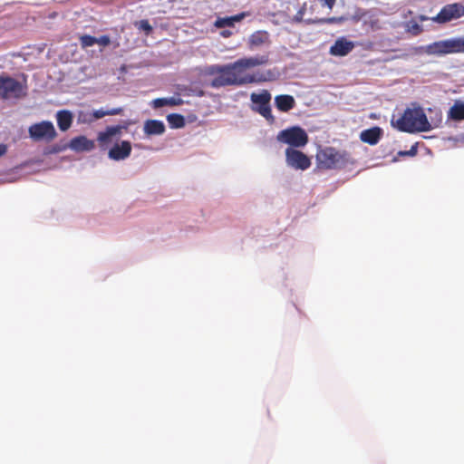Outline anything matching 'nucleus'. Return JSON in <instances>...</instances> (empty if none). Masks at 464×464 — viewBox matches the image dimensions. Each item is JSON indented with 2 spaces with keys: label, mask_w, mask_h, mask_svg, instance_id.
<instances>
[{
  "label": "nucleus",
  "mask_w": 464,
  "mask_h": 464,
  "mask_svg": "<svg viewBox=\"0 0 464 464\" xmlns=\"http://www.w3.org/2000/svg\"><path fill=\"white\" fill-rule=\"evenodd\" d=\"M391 123L398 130L408 133L428 131L431 128L423 109L414 103L403 113L393 115Z\"/></svg>",
  "instance_id": "obj_1"
},
{
  "label": "nucleus",
  "mask_w": 464,
  "mask_h": 464,
  "mask_svg": "<svg viewBox=\"0 0 464 464\" xmlns=\"http://www.w3.org/2000/svg\"><path fill=\"white\" fill-rule=\"evenodd\" d=\"M267 60L266 56H256L242 58L229 63L233 75L236 78L237 86L266 81V79L263 74H250L246 72V70L248 68L265 64L267 63Z\"/></svg>",
  "instance_id": "obj_2"
},
{
  "label": "nucleus",
  "mask_w": 464,
  "mask_h": 464,
  "mask_svg": "<svg viewBox=\"0 0 464 464\" xmlns=\"http://www.w3.org/2000/svg\"><path fill=\"white\" fill-rule=\"evenodd\" d=\"M316 161L318 168L323 169H342L350 162V154L333 147H326L317 152Z\"/></svg>",
  "instance_id": "obj_3"
},
{
  "label": "nucleus",
  "mask_w": 464,
  "mask_h": 464,
  "mask_svg": "<svg viewBox=\"0 0 464 464\" xmlns=\"http://www.w3.org/2000/svg\"><path fill=\"white\" fill-rule=\"evenodd\" d=\"M208 72L214 77L209 85L213 88H221L226 86H237L236 78L233 75L229 63L225 65H212Z\"/></svg>",
  "instance_id": "obj_4"
},
{
  "label": "nucleus",
  "mask_w": 464,
  "mask_h": 464,
  "mask_svg": "<svg viewBox=\"0 0 464 464\" xmlns=\"http://www.w3.org/2000/svg\"><path fill=\"white\" fill-rule=\"evenodd\" d=\"M276 140L279 142L288 144L294 148L304 147L308 142V135L304 129L299 126H294L281 130Z\"/></svg>",
  "instance_id": "obj_5"
},
{
  "label": "nucleus",
  "mask_w": 464,
  "mask_h": 464,
  "mask_svg": "<svg viewBox=\"0 0 464 464\" xmlns=\"http://www.w3.org/2000/svg\"><path fill=\"white\" fill-rule=\"evenodd\" d=\"M253 102V110L263 116L270 124L275 122V117L272 114L270 106L271 94L268 91L264 90L260 93L253 92L250 96Z\"/></svg>",
  "instance_id": "obj_6"
},
{
  "label": "nucleus",
  "mask_w": 464,
  "mask_h": 464,
  "mask_svg": "<svg viewBox=\"0 0 464 464\" xmlns=\"http://www.w3.org/2000/svg\"><path fill=\"white\" fill-rule=\"evenodd\" d=\"M28 133L30 138L34 141L44 140L50 142L57 136V132L53 122L49 121H43L31 125L28 129Z\"/></svg>",
  "instance_id": "obj_7"
},
{
  "label": "nucleus",
  "mask_w": 464,
  "mask_h": 464,
  "mask_svg": "<svg viewBox=\"0 0 464 464\" xmlns=\"http://www.w3.org/2000/svg\"><path fill=\"white\" fill-rule=\"evenodd\" d=\"M23 87L20 82L8 76H0V98H18L21 96Z\"/></svg>",
  "instance_id": "obj_8"
},
{
  "label": "nucleus",
  "mask_w": 464,
  "mask_h": 464,
  "mask_svg": "<svg viewBox=\"0 0 464 464\" xmlns=\"http://www.w3.org/2000/svg\"><path fill=\"white\" fill-rule=\"evenodd\" d=\"M462 16H464V5L460 3H454L443 6L439 14L432 18V21L438 24H446Z\"/></svg>",
  "instance_id": "obj_9"
},
{
  "label": "nucleus",
  "mask_w": 464,
  "mask_h": 464,
  "mask_svg": "<svg viewBox=\"0 0 464 464\" xmlns=\"http://www.w3.org/2000/svg\"><path fill=\"white\" fill-rule=\"evenodd\" d=\"M285 158L287 165L295 169L305 170L311 166L309 157L304 152L293 148H287L285 150Z\"/></svg>",
  "instance_id": "obj_10"
},
{
  "label": "nucleus",
  "mask_w": 464,
  "mask_h": 464,
  "mask_svg": "<svg viewBox=\"0 0 464 464\" xmlns=\"http://www.w3.org/2000/svg\"><path fill=\"white\" fill-rule=\"evenodd\" d=\"M420 49L429 55L441 56L452 53L450 39L437 41Z\"/></svg>",
  "instance_id": "obj_11"
},
{
  "label": "nucleus",
  "mask_w": 464,
  "mask_h": 464,
  "mask_svg": "<svg viewBox=\"0 0 464 464\" xmlns=\"http://www.w3.org/2000/svg\"><path fill=\"white\" fill-rule=\"evenodd\" d=\"M354 43L345 37L338 38L330 47L329 53L334 56H345L353 51Z\"/></svg>",
  "instance_id": "obj_12"
},
{
  "label": "nucleus",
  "mask_w": 464,
  "mask_h": 464,
  "mask_svg": "<svg viewBox=\"0 0 464 464\" xmlns=\"http://www.w3.org/2000/svg\"><path fill=\"white\" fill-rule=\"evenodd\" d=\"M131 152V144L128 140H122L121 143H116L109 150V158L114 160H122L128 158Z\"/></svg>",
  "instance_id": "obj_13"
},
{
  "label": "nucleus",
  "mask_w": 464,
  "mask_h": 464,
  "mask_svg": "<svg viewBox=\"0 0 464 464\" xmlns=\"http://www.w3.org/2000/svg\"><path fill=\"white\" fill-rule=\"evenodd\" d=\"M70 148L76 151H91L94 149L95 144L92 140L87 139L85 136H78L71 140Z\"/></svg>",
  "instance_id": "obj_14"
},
{
  "label": "nucleus",
  "mask_w": 464,
  "mask_h": 464,
  "mask_svg": "<svg viewBox=\"0 0 464 464\" xmlns=\"http://www.w3.org/2000/svg\"><path fill=\"white\" fill-rule=\"evenodd\" d=\"M275 105L282 112H288L296 105L295 100L292 95L280 94L275 97Z\"/></svg>",
  "instance_id": "obj_15"
},
{
  "label": "nucleus",
  "mask_w": 464,
  "mask_h": 464,
  "mask_svg": "<svg viewBox=\"0 0 464 464\" xmlns=\"http://www.w3.org/2000/svg\"><path fill=\"white\" fill-rule=\"evenodd\" d=\"M382 129L379 127H372L362 131L360 138L361 140L370 145H375L379 142L382 137Z\"/></svg>",
  "instance_id": "obj_16"
},
{
  "label": "nucleus",
  "mask_w": 464,
  "mask_h": 464,
  "mask_svg": "<svg viewBox=\"0 0 464 464\" xmlns=\"http://www.w3.org/2000/svg\"><path fill=\"white\" fill-rule=\"evenodd\" d=\"M56 120L59 129L62 131H66L72 126L73 115L68 110H61L56 113Z\"/></svg>",
  "instance_id": "obj_17"
},
{
  "label": "nucleus",
  "mask_w": 464,
  "mask_h": 464,
  "mask_svg": "<svg viewBox=\"0 0 464 464\" xmlns=\"http://www.w3.org/2000/svg\"><path fill=\"white\" fill-rule=\"evenodd\" d=\"M362 27L366 33L376 32L382 29V23L376 14L369 11L362 23Z\"/></svg>",
  "instance_id": "obj_18"
},
{
  "label": "nucleus",
  "mask_w": 464,
  "mask_h": 464,
  "mask_svg": "<svg viewBox=\"0 0 464 464\" xmlns=\"http://www.w3.org/2000/svg\"><path fill=\"white\" fill-rule=\"evenodd\" d=\"M245 16V13H241L232 16L218 17L214 25L217 28L234 27L235 24L243 20Z\"/></svg>",
  "instance_id": "obj_19"
},
{
  "label": "nucleus",
  "mask_w": 464,
  "mask_h": 464,
  "mask_svg": "<svg viewBox=\"0 0 464 464\" xmlns=\"http://www.w3.org/2000/svg\"><path fill=\"white\" fill-rule=\"evenodd\" d=\"M144 131L148 135H160L165 131V126L160 121L148 120L144 124Z\"/></svg>",
  "instance_id": "obj_20"
},
{
  "label": "nucleus",
  "mask_w": 464,
  "mask_h": 464,
  "mask_svg": "<svg viewBox=\"0 0 464 464\" xmlns=\"http://www.w3.org/2000/svg\"><path fill=\"white\" fill-rule=\"evenodd\" d=\"M448 118L456 121L464 120V102L456 101L448 111Z\"/></svg>",
  "instance_id": "obj_21"
},
{
  "label": "nucleus",
  "mask_w": 464,
  "mask_h": 464,
  "mask_svg": "<svg viewBox=\"0 0 464 464\" xmlns=\"http://www.w3.org/2000/svg\"><path fill=\"white\" fill-rule=\"evenodd\" d=\"M122 129L123 127L121 125L109 126L104 131L99 133L98 140L102 144L107 143L111 137L121 134Z\"/></svg>",
  "instance_id": "obj_22"
},
{
  "label": "nucleus",
  "mask_w": 464,
  "mask_h": 464,
  "mask_svg": "<svg viewBox=\"0 0 464 464\" xmlns=\"http://www.w3.org/2000/svg\"><path fill=\"white\" fill-rule=\"evenodd\" d=\"M268 40V34L266 32L257 31L252 34L249 37V44L251 46H259L266 43Z\"/></svg>",
  "instance_id": "obj_23"
},
{
  "label": "nucleus",
  "mask_w": 464,
  "mask_h": 464,
  "mask_svg": "<svg viewBox=\"0 0 464 464\" xmlns=\"http://www.w3.org/2000/svg\"><path fill=\"white\" fill-rule=\"evenodd\" d=\"M167 121L171 128H182L185 126V119L181 114L171 113L167 116Z\"/></svg>",
  "instance_id": "obj_24"
},
{
  "label": "nucleus",
  "mask_w": 464,
  "mask_h": 464,
  "mask_svg": "<svg viewBox=\"0 0 464 464\" xmlns=\"http://www.w3.org/2000/svg\"><path fill=\"white\" fill-rule=\"evenodd\" d=\"M122 112L121 108H114L110 111H104L102 109L96 110L92 112V118L95 120L102 119L107 115H118Z\"/></svg>",
  "instance_id": "obj_25"
},
{
  "label": "nucleus",
  "mask_w": 464,
  "mask_h": 464,
  "mask_svg": "<svg viewBox=\"0 0 464 464\" xmlns=\"http://www.w3.org/2000/svg\"><path fill=\"white\" fill-rule=\"evenodd\" d=\"M452 53H464V36L450 38Z\"/></svg>",
  "instance_id": "obj_26"
},
{
  "label": "nucleus",
  "mask_w": 464,
  "mask_h": 464,
  "mask_svg": "<svg viewBox=\"0 0 464 464\" xmlns=\"http://www.w3.org/2000/svg\"><path fill=\"white\" fill-rule=\"evenodd\" d=\"M96 37L89 35V34H83L80 36V44L82 48H87L93 46L96 44Z\"/></svg>",
  "instance_id": "obj_27"
},
{
  "label": "nucleus",
  "mask_w": 464,
  "mask_h": 464,
  "mask_svg": "<svg viewBox=\"0 0 464 464\" xmlns=\"http://www.w3.org/2000/svg\"><path fill=\"white\" fill-rule=\"evenodd\" d=\"M368 13L369 10L357 9L355 13L350 17V19L353 24H357L359 22L363 23Z\"/></svg>",
  "instance_id": "obj_28"
},
{
  "label": "nucleus",
  "mask_w": 464,
  "mask_h": 464,
  "mask_svg": "<svg viewBox=\"0 0 464 464\" xmlns=\"http://www.w3.org/2000/svg\"><path fill=\"white\" fill-rule=\"evenodd\" d=\"M136 26L139 30L144 31L146 35H149L152 32V26L150 24L148 20H140L136 23Z\"/></svg>",
  "instance_id": "obj_29"
},
{
  "label": "nucleus",
  "mask_w": 464,
  "mask_h": 464,
  "mask_svg": "<svg viewBox=\"0 0 464 464\" xmlns=\"http://www.w3.org/2000/svg\"><path fill=\"white\" fill-rule=\"evenodd\" d=\"M349 18L347 16H333V17H329V18H326L325 19V22L327 24H343L344 23L345 21H347Z\"/></svg>",
  "instance_id": "obj_30"
},
{
  "label": "nucleus",
  "mask_w": 464,
  "mask_h": 464,
  "mask_svg": "<svg viewBox=\"0 0 464 464\" xmlns=\"http://www.w3.org/2000/svg\"><path fill=\"white\" fill-rule=\"evenodd\" d=\"M96 44L102 46H108L111 44V38L109 35H102L99 38H96Z\"/></svg>",
  "instance_id": "obj_31"
},
{
  "label": "nucleus",
  "mask_w": 464,
  "mask_h": 464,
  "mask_svg": "<svg viewBox=\"0 0 464 464\" xmlns=\"http://www.w3.org/2000/svg\"><path fill=\"white\" fill-rule=\"evenodd\" d=\"M182 103H183V101L180 98H175V97L167 98V106H178V105H181Z\"/></svg>",
  "instance_id": "obj_32"
},
{
  "label": "nucleus",
  "mask_w": 464,
  "mask_h": 464,
  "mask_svg": "<svg viewBox=\"0 0 464 464\" xmlns=\"http://www.w3.org/2000/svg\"><path fill=\"white\" fill-rule=\"evenodd\" d=\"M154 108L167 106V98H158L152 102Z\"/></svg>",
  "instance_id": "obj_33"
},
{
  "label": "nucleus",
  "mask_w": 464,
  "mask_h": 464,
  "mask_svg": "<svg viewBox=\"0 0 464 464\" xmlns=\"http://www.w3.org/2000/svg\"><path fill=\"white\" fill-rule=\"evenodd\" d=\"M399 154L401 156H415L417 154V147L412 146L410 150L400 151Z\"/></svg>",
  "instance_id": "obj_34"
},
{
  "label": "nucleus",
  "mask_w": 464,
  "mask_h": 464,
  "mask_svg": "<svg viewBox=\"0 0 464 464\" xmlns=\"http://www.w3.org/2000/svg\"><path fill=\"white\" fill-rule=\"evenodd\" d=\"M319 1L322 3L323 5H325L331 9L334 5L336 0H319Z\"/></svg>",
  "instance_id": "obj_35"
},
{
  "label": "nucleus",
  "mask_w": 464,
  "mask_h": 464,
  "mask_svg": "<svg viewBox=\"0 0 464 464\" xmlns=\"http://www.w3.org/2000/svg\"><path fill=\"white\" fill-rule=\"evenodd\" d=\"M7 151V148L5 144H0V157L5 155Z\"/></svg>",
  "instance_id": "obj_36"
},
{
  "label": "nucleus",
  "mask_w": 464,
  "mask_h": 464,
  "mask_svg": "<svg viewBox=\"0 0 464 464\" xmlns=\"http://www.w3.org/2000/svg\"><path fill=\"white\" fill-rule=\"evenodd\" d=\"M232 34V32L231 31H228V30H224L221 32V35L223 37H228Z\"/></svg>",
  "instance_id": "obj_37"
},
{
  "label": "nucleus",
  "mask_w": 464,
  "mask_h": 464,
  "mask_svg": "<svg viewBox=\"0 0 464 464\" xmlns=\"http://www.w3.org/2000/svg\"><path fill=\"white\" fill-rule=\"evenodd\" d=\"M413 29H415V30L417 31V32H416L417 34H419V33L421 31V29H420V25H419V24H415V25L413 26Z\"/></svg>",
  "instance_id": "obj_38"
}]
</instances>
